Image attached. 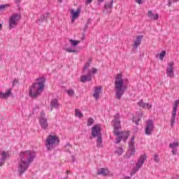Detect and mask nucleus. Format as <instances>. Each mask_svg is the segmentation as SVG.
<instances>
[{
  "instance_id": "1",
  "label": "nucleus",
  "mask_w": 179,
  "mask_h": 179,
  "mask_svg": "<svg viewBox=\"0 0 179 179\" xmlns=\"http://www.w3.org/2000/svg\"><path fill=\"white\" fill-rule=\"evenodd\" d=\"M112 126L113 127L114 135L117 136L115 138V143H120L122 139L127 141L128 136H129V132L128 131H120L121 129V120H120V113H117L114 115L113 120H112Z\"/></svg>"
},
{
  "instance_id": "2",
  "label": "nucleus",
  "mask_w": 179,
  "mask_h": 179,
  "mask_svg": "<svg viewBox=\"0 0 179 179\" xmlns=\"http://www.w3.org/2000/svg\"><path fill=\"white\" fill-rule=\"evenodd\" d=\"M115 97L117 100H120L124 96L125 90L128 89V85L124 84L122 74H117L115 76Z\"/></svg>"
},
{
  "instance_id": "3",
  "label": "nucleus",
  "mask_w": 179,
  "mask_h": 179,
  "mask_svg": "<svg viewBox=\"0 0 179 179\" xmlns=\"http://www.w3.org/2000/svg\"><path fill=\"white\" fill-rule=\"evenodd\" d=\"M38 83H35L29 90V96L32 99H37L44 92V84L45 78L41 77L37 79Z\"/></svg>"
},
{
  "instance_id": "4",
  "label": "nucleus",
  "mask_w": 179,
  "mask_h": 179,
  "mask_svg": "<svg viewBox=\"0 0 179 179\" xmlns=\"http://www.w3.org/2000/svg\"><path fill=\"white\" fill-rule=\"evenodd\" d=\"M27 156V160L23 162V171H26L29 169L31 163H33L36 159V152L34 151H25L23 152Z\"/></svg>"
},
{
  "instance_id": "5",
  "label": "nucleus",
  "mask_w": 179,
  "mask_h": 179,
  "mask_svg": "<svg viewBox=\"0 0 179 179\" xmlns=\"http://www.w3.org/2000/svg\"><path fill=\"white\" fill-rule=\"evenodd\" d=\"M45 142V146L48 150H52V149L57 148V145L59 143V138H58L57 136L49 135Z\"/></svg>"
},
{
  "instance_id": "6",
  "label": "nucleus",
  "mask_w": 179,
  "mask_h": 179,
  "mask_svg": "<svg viewBox=\"0 0 179 179\" xmlns=\"http://www.w3.org/2000/svg\"><path fill=\"white\" fill-rule=\"evenodd\" d=\"M22 19V15L20 13H14L13 14L9 20H8V27L10 30V29H15L17 26V24Z\"/></svg>"
},
{
  "instance_id": "7",
  "label": "nucleus",
  "mask_w": 179,
  "mask_h": 179,
  "mask_svg": "<svg viewBox=\"0 0 179 179\" xmlns=\"http://www.w3.org/2000/svg\"><path fill=\"white\" fill-rule=\"evenodd\" d=\"M144 129L145 135L150 136L153 134V131L155 129V123L153 120H148L145 121Z\"/></svg>"
},
{
  "instance_id": "8",
  "label": "nucleus",
  "mask_w": 179,
  "mask_h": 179,
  "mask_svg": "<svg viewBox=\"0 0 179 179\" xmlns=\"http://www.w3.org/2000/svg\"><path fill=\"white\" fill-rule=\"evenodd\" d=\"M179 100L177 99L175 101L173 105V111L171 117V127H174L176 123V117L177 115V108H178Z\"/></svg>"
},
{
  "instance_id": "9",
  "label": "nucleus",
  "mask_w": 179,
  "mask_h": 179,
  "mask_svg": "<svg viewBox=\"0 0 179 179\" xmlns=\"http://www.w3.org/2000/svg\"><path fill=\"white\" fill-rule=\"evenodd\" d=\"M82 12V8L78 7L77 10L75 11V9H71L70 11V15L71 16V23H73L78 16H80V13Z\"/></svg>"
},
{
  "instance_id": "10",
  "label": "nucleus",
  "mask_w": 179,
  "mask_h": 179,
  "mask_svg": "<svg viewBox=\"0 0 179 179\" xmlns=\"http://www.w3.org/2000/svg\"><path fill=\"white\" fill-rule=\"evenodd\" d=\"M92 135L93 138L101 136V129L100 128V125L96 124L92 128Z\"/></svg>"
},
{
  "instance_id": "11",
  "label": "nucleus",
  "mask_w": 179,
  "mask_h": 179,
  "mask_svg": "<svg viewBox=\"0 0 179 179\" xmlns=\"http://www.w3.org/2000/svg\"><path fill=\"white\" fill-rule=\"evenodd\" d=\"M44 115V112H41V118L39 120V124L42 129H47V128H48V122L47 121V118L43 117Z\"/></svg>"
},
{
  "instance_id": "12",
  "label": "nucleus",
  "mask_w": 179,
  "mask_h": 179,
  "mask_svg": "<svg viewBox=\"0 0 179 179\" xmlns=\"http://www.w3.org/2000/svg\"><path fill=\"white\" fill-rule=\"evenodd\" d=\"M135 141V137H131L130 141L129 142V151L128 153H129L130 156H133V155H135V152L136 150H135V145L134 144V142Z\"/></svg>"
},
{
  "instance_id": "13",
  "label": "nucleus",
  "mask_w": 179,
  "mask_h": 179,
  "mask_svg": "<svg viewBox=\"0 0 179 179\" xmlns=\"http://www.w3.org/2000/svg\"><path fill=\"white\" fill-rule=\"evenodd\" d=\"M178 146H179V143L178 141H175L173 143H171L169 144V148L172 149V154L173 156L177 155V153L178 152Z\"/></svg>"
},
{
  "instance_id": "14",
  "label": "nucleus",
  "mask_w": 179,
  "mask_h": 179,
  "mask_svg": "<svg viewBox=\"0 0 179 179\" xmlns=\"http://www.w3.org/2000/svg\"><path fill=\"white\" fill-rule=\"evenodd\" d=\"M145 160H146V155H141L138 160L137 163L136 164V166H134L135 169L139 171V169L143 166V164L145 163Z\"/></svg>"
},
{
  "instance_id": "15",
  "label": "nucleus",
  "mask_w": 179,
  "mask_h": 179,
  "mask_svg": "<svg viewBox=\"0 0 179 179\" xmlns=\"http://www.w3.org/2000/svg\"><path fill=\"white\" fill-rule=\"evenodd\" d=\"M113 1H108L107 2L104 7H103V12L106 13V15H108V13H111V9H113Z\"/></svg>"
},
{
  "instance_id": "16",
  "label": "nucleus",
  "mask_w": 179,
  "mask_h": 179,
  "mask_svg": "<svg viewBox=\"0 0 179 179\" xmlns=\"http://www.w3.org/2000/svg\"><path fill=\"white\" fill-rule=\"evenodd\" d=\"M23 152H20V156L21 157V161L18 164V169L17 170V173L18 176H22L23 174Z\"/></svg>"
},
{
  "instance_id": "17",
  "label": "nucleus",
  "mask_w": 179,
  "mask_h": 179,
  "mask_svg": "<svg viewBox=\"0 0 179 179\" xmlns=\"http://www.w3.org/2000/svg\"><path fill=\"white\" fill-rule=\"evenodd\" d=\"M166 74L169 78H174L173 63H169L166 69Z\"/></svg>"
},
{
  "instance_id": "18",
  "label": "nucleus",
  "mask_w": 179,
  "mask_h": 179,
  "mask_svg": "<svg viewBox=\"0 0 179 179\" xmlns=\"http://www.w3.org/2000/svg\"><path fill=\"white\" fill-rule=\"evenodd\" d=\"M90 71H87V75L81 76L80 80L83 83H85V82H90L92 80V75H90Z\"/></svg>"
},
{
  "instance_id": "19",
  "label": "nucleus",
  "mask_w": 179,
  "mask_h": 179,
  "mask_svg": "<svg viewBox=\"0 0 179 179\" xmlns=\"http://www.w3.org/2000/svg\"><path fill=\"white\" fill-rule=\"evenodd\" d=\"M101 89H103L101 86L95 87L93 97H94L96 100H99L100 94H101Z\"/></svg>"
},
{
  "instance_id": "20",
  "label": "nucleus",
  "mask_w": 179,
  "mask_h": 179,
  "mask_svg": "<svg viewBox=\"0 0 179 179\" xmlns=\"http://www.w3.org/2000/svg\"><path fill=\"white\" fill-rule=\"evenodd\" d=\"M12 94V89L9 88L6 92L0 91V99H8Z\"/></svg>"
},
{
  "instance_id": "21",
  "label": "nucleus",
  "mask_w": 179,
  "mask_h": 179,
  "mask_svg": "<svg viewBox=\"0 0 179 179\" xmlns=\"http://www.w3.org/2000/svg\"><path fill=\"white\" fill-rule=\"evenodd\" d=\"M48 16H50V13H45L44 14H43L37 20H36V23L38 24H41V23H43V22H45V20H47V18L48 17Z\"/></svg>"
},
{
  "instance_id": "22",
  "label": "nucleus",
  "mask_w": 179,
  "mask_h": 179,
  "mask_svg": "<svg viewBox=\"0 0 179 179\" xmlns=\"http://www.w3.org/2000/svg\"><path fill=\"white\" fill-rule=\"evenodd\" d=\"M52 108H59V103H58V99H54L50 102V111H52Z\"/></svg>"
},
{
  "instance_id": "23",
  "label": "nucleus",
  "mask_w": 179,
  "mask_h": 179,
  "mask_svg": "<svg viewBox=\"0 0 179 179\" xmlns=\"http://www.w3.org/2000/svg\"><path fill=\"white\" fill-rule=\"evenodd\" d=\"M138 106L139 107H142V108H148V110L150 108H152V105L149 104V103H146L145 102H143V99L140 100L138 103H137Z\"/></svg>"
},
{
  "instance_id": "24",
  "label": "nucleus",
  "mask_w": 179,
  "mask_h": 179,
  "mask_svg": "<svg viewBox=\"0 0 179 179\" xmlns=\"http://www.w3.org/2000/svg\"><path fill=\"white\" fill-rule=\"evenodd\" d=\"M143 38V35L137 36L135 41H134L135 48H138V46L141 45V43Z\"/></svg>"
},
{
  "instance_id": "25",
  "label": "nucleus",
  "mask_w": 179,
  "mask_h": 179,
  "mask_svg": "<svg viewBox=\"0 0 179 179\" xmlns=\"http://www.w3.org/2000/svg\"><path fill=\"white\" fill-rule=\"evenodd\" d=\"M99 176H103V177H107L110 174V171L107 169L101 168L98 171Z\"/></svg>"
},
{
  "instance_id": "26",
  "label": "nucleus",
  "mask_w": 179,
  "mask_h": 179,
  "mask_svg": "<svg viewBox=\"0 0 179 179\" xmlns=\"http://www.w3.org/2000/svg\"><path fill=\"white\" fill-rule=\"evenodd\" d=\"M148 16L150 19H152V20H157V19H159V14L153 13V11H152V10L148 12Z\"/></svg>"
},
{
  "instance_id": "27",
  "label": "nucleus",
  "mask_w": 179,
  "mask_h": 179,
  "mask_svg": "<svg viewBox=\"0 0 179 179\" xmlns=\"http://www.w3.org/2000/svg\"><path fill=\"white\" fill-rule=\"evenodd\" d=\"M102 139H103V138L101 137V136H98L97 139H96L97 148H103Z\"/></svg>"
},
{
  "instance_id": "28",
  "label": "nucleus",
  "mask_w": 179,
  "mask_h": 179,
  "mask_svg": "<svg viewBox=\"0 0 179 179\" xmlns=\"http://www.w3.org/2000/svg\"><path fill=\"white\" fill-rule=\"evenodd\" d=\"M159 57L160 61H163V59H164V57H166V51L163 50L160 52V54H157L156 55V58H157Z\"/></svg>"
},
{
  "instance_id": "29",
  "label": "nucleus",
  "mask_w": 179,
  "mask_h": 179,
  "mask_svg": "<svg viewBox=\"0 0 179 179\" xmlns=\"http://www.w3.org/2000/svg\"><path fill=\"white\" fill-rule=\"evenodd\" d=\"M0 153L1 156V160H3V162H5L8 158V154L5 151H1Z\"/></svg>"
},
{
  "instance_id": "30",
  "label": "nucleus",
  "mask_w": 179,
  "mask_h": 179,
  "mask_svg": "<svg viewBox=\"0 0 179 179\" xmlns=\"http://www.w3.org/2000/svg\"><path fill=\"white\" fill-rule=\"evenodd\" d=\"M94 124V119L93 117H90L87 119V127H92Z\"/></svg>"
},
{
  "instance_id": "31",
  "label": "nucleus",
  "mask_w": 179,
  "mask_h": 179,
  "mask_svg": "<svg viewBox=\"0 0 179 179\" xmlns=\"http://www.w3.org/2000/svg\"><path fill=\"white\" fill-rule=\"evenodd\" d=\"M69 41L71 43V47H76V45H78V44H79L80 43V41H75V40H72V39H70Z\"/></svg>"
},
{
  "instance_id": "32",
  "label": "nucleus",
  "mask_w": 179,
  "mask_h": 179,
  "mask_svg": "<svg viewBox=\"0 0 179 179\" xmlns=\"http://www.w3.org/2000/svg\"><path fill=\"white\" fill-rule=\"evenodd\" d=\"M76 117H78V118H82L83 117V113L79 110V109H76Z\"/></svg>"
},
{
  "instance_id": "33",
  "label": "nucleus",
  "mask_w": 179,
  "mask_h": 179,
  "mask_svg": "<svg viewBox=\"0 0 179 179\" xmlns=\"http://www.w3.org/2000/svg\"><path fill=\"white\" fill-rule=\"evenodd\" d=\"M71 148H72V145H71L69 143L66 144L64 146L65 152H69V153H71Z\"/></svg>"
},
{
  "instance_id": "34",
  "label": "nucleus",
  "mask_w": 179,
  "mask_h": 179,
  "mask_svg": "<svg viewBox=\"0 0 179 179\" xmlns=\"http://www.w3.org/2000/svg\"><path fill=\"white\" fill-rule=\"evenodd\" d=\"M66 93L68 96L72 97L75 94V91H73V90L72 89H69L68 90H66Z\"/></svg>"
},
{
  "instance_id": "35",
  "label": "nucleus",
  "mask_w": 179,
  "mask_h": 179,
  "mask_svg": "<svg viewBox=\"0 0 179 179\" xmlns=\"http://www.w3.org/2000/svg\"><path fill=\"white\" fill-rule=\"evenodd\" d=\"M88 72H90V75L92 76V75H96V73H97V69L92 68L88 70Z\"/></svg>"
},
{
  "instance_id": "36",
  "label": "nucleus",
  "mask_w": 179,
  "mask_h": 179,
  "mask_svg": "<svg viewBox=\"0 0 179 179\" xmlns=\"http://www.w3.org/2000/svg\"><path fill=\"white\" fill-rule=\"evenodd\" d=\"M123 152L124 151L122 150V148L121 147H119L116 149V153H117L118 156H121Z\"/></svg>"
},
{
  "instance_id": "37",
  "label": "nucleus",
  "mask_w": 179,
  "mask_h": 179,
  "mask_svg": "<svg viewBox=\"0 0 179 179\" xmlns=\"http://www.w3.org/2000/svg\"><path fill=\"white\" fill-rule=\"evenodd\" d=\"M154 160L156 163H159V162H160V157H159V156L155 154L154 155Z\"/></svg>"
},
{
  "instance_id": "38",
  "label": "nucleus",
  "mask_w": 179,
  "mask_h": 179,
  "mask_svg": "<svg viewBox=\"0 0 179 179\" xmlns=\"http://www.w3.org/2000/svg\"><path fill=\"white\" fill-rule=\"evenodd\" d=\"M139 171L136 168L134 167L131 172V176H135L136 172Z\"/></svg>"
},
{
  "instance_id": "39",
  "label": "nucleus",
  "mask_w": 179,
  "mask_h": 179,
  "mask_svg": "<svg viewBox=\"0 0 179 179\" xmlns=\"http://www.w3.org/2000/svg\"><path fill=\"white\" fill-rule=\"evenodd\" d=\"M6 8H9V4L0 5V10H2Z\"/></svg>"
},
{
  "instance_id": "40",
  "label": "nucleus",
  "mask_w": 179,
  "mask_h": 179,
  "mask_svg": "<svg viewBox=\"0 0 179 179\" xmlns=\"http://www.w3.org/2000/svg\"><path fill=\"white\" fill-rule=\"evenodd\" d=\"M89 66H90V62L85 63V64L83 67V71H85V69H87V68H89Z\"/></svg>"
},
{
  "instance_id": "41",
  "label": "nucleus",
  "mask_w": 179,
  "mask_h": 179,
  "mask_svg": "<svg viewBox=\"0 0 179 179\" xmlns=\"http://www.w3.org/2000/svg\"><path fill=\"white\" fill-rule=\"evenodd\" d=\"M65 50L66 51V52H76V50H73L71 48H66L65 49Z\"/></svg>"
},
{
  "instance_id": "42",
  "label": "nucleus",
  "mask_w": 179,
  "mask_h": 179,
  "mask_svg": "<svg viewBox=\"0 0 179 179\" xmlns=\"http://www.w3.org/2000/svg\"><path fill=\"white\" fill-rule=\"evenodd\" d=\"M138 121H141V119L142 118V117H143V113H138Z\"/></svg>"
},
{
  "instance_id": "43",
  "label": "nucleus",
  "mask_w": 179,
  "mask_h": 179,
  "mask_svg": "<svg viewBox=\"0 0 179 179\" xmlns=\"http://www.w3.org/2000/svg\"><path fill=\"white\" fill-rule=\"evenodd\" d=\"M5 164V161H3L2 159H1V162H0V167H2V166Z\"/></svg>"
},
{
  "instance_id": "44",
  "label": "nucleus",
  "mask_w": 179,
  "mask_h": 179,
  "mask_svg": "<svg viewBox=\"0 0 179 179\" xmlns=\"http://www.w3.org/2000/svg\"><path fill=\"white\" fill-rule=\"evenodd\" d=\"M71 157H72L73 163H75V162H76V158L73 155H72Z\"/></svg>"
},
{
  "instance_id": "45",
  "label": "nucleus",
  "mask_w": 179,
  "mask_h": 179,
  "mask_svg": "<svg viewBox=\"0 0 179 179\" xmlns=\"http://www.w3.org/2000/svg\"><path fill=\"white\" fill-rule=\"evenodd\" d=\"M136 2H137V3H138V5H141V3H143V1H137Z\"/></svg>"
},
{
  "instance_id": "46",
  "label": "nucleus",
  "mask_w": 179,
  "mask_h": 179,
  "mask_svg": "<svg viewBox=\"0 0 179 179\" xmlns=\"http://www.w3.org/2000/svg\"><path fill=\"white\" fill-rule=\"evenodd\" d=\"M90 3H92V1H87L86 5H89Z\"/></svg>"
},
{
  "instance_id": "47",
  "label": "nucleus",
  "mask_w": 179,
  "mask_h": 179,
  "mask_svg": "<svg viewBox=\"0 0 179 179\" xmlns=\"http://www.w3.org/2000/svg\"><path fill=\"white\" fill-rule=\"evenodd\" d=\"M136 125H139V120L136 122Z\"/></svg>"
},
{
  "instance_id": "48",
  "label": "nucleus",
  "mask_w": 179,
  "mask_h": 179,
  "mask_svg": "<svg viewBox=\"0 0 179 179\" xmlns=\"http://www.w3.org/2000/svg\"><path fill=\"white\" fill-rule=\"evenodd\" d=\"M124 179H131V178L127 176V177H124Z\"/></svg>"
},
{
  "instance_id": "49",
  "label": "nucleus",
  "mask_w": 179,
  "mask_h": 179,
  "mask_svg": "<svg viewBox=\"0 0 179 179\" xmlns=\"http://www.w3.org/2000/svg\"><path fill=\"white\" fill-rule=\"evenodd\" d=\"M0 30H2V24H0Z\"/></svg>"
},
{
  "instance_id": "50",
  "label": "nucleus",
  "mask_w": 179,
  "mask_h": 179,
  "mask_svg": "<svg viewBox=\"0 0 179 179\" xmlns=\"http://www.w3.org/2000/svg\"><path fill=\"white\" fill-rule=\"evenodd\" d=\"M15 82H16V80H13V86L15 85Z\"/></svg>"
},
{
  "instance_id": "51",
  "label": "nucleus",
  "mask_w": 179,
  "mask_h": 179,
  "mask_svg": "<svg viewBox=\"0 0 179 179\" xmlns=\"http://www.w3.org/2000/svg\"><path fill=\"white\" fill-rule=\"evenodd\" d=\"M89 22H90V19L88 20V23H89Z\"/></svg>"
},
{
  "instance_id": "52",
  "label": "nucleus",
  "mask_w": 179,
  "mask_h": 179,
  "mask_svg": "<svg viewBox=\"0 0 179 179\" xmlns=\"http://www.w3.org/2000/svg\"><path fill=\"white\" fill-rule=\"evenodd\" d=\"M170 5H171V3H169V6H170Z\"/></svg>"
},
{
  "instance_id": "53",
  "label": "nucleus",
  "mask_w": 179,
  "mask_h": 179,
  "mask_svg": "<svg viewBox=\"0 0 179 179\" xmlns=\"http://www.w3.org/2000/svg\"><path fill=\"white\" fill-rule=\"evenodd\" d=\"M87 1H93V0H87Z\"/></svg>"
}]
</instances>
